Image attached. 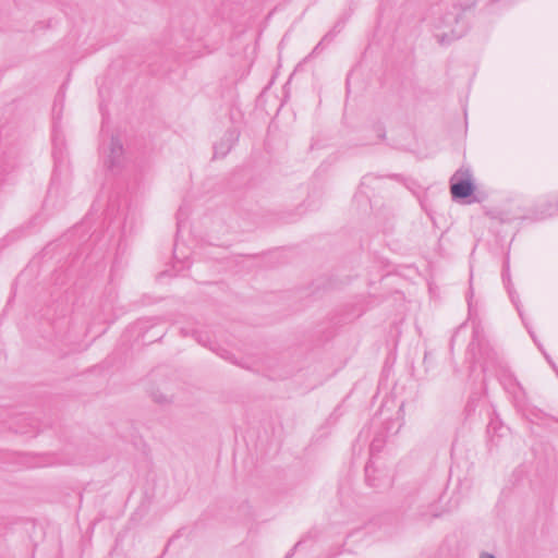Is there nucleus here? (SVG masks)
<instances>
[{"instance_id": "obj_1", "label": "nucleus", "mask_w": 558, "mask_h": 558, "mask_svg": "<svg viewBox=\"0 0 558 558\" xmlns=\"http://www.w3.org/2000/svg\"><path fill=\"white\" fill-rule=\"evenodd\" d=\"M430 19L435 37L440 45L450 44L462 37L465 32L464 25L459 21L457 9L444 12L441 8H436L433 10Z\"/></svg>"}, {"instance_id": "obj_2", "label": "nucleus", "mask_w": 558, "mask_h": 558, "mask_svg": "<svg viewBox=\"0 0 558 558\" xmlns=\"http://www.w3.org/2000/svg\"><path fill=\"white\" fill-rule=\"evenodd\" d=\"M469 353L474 362L478 363L484 373H487L493 366L499 363L496 350L484 340L477 328L473 331V339L469 345Z\"/></svg>"}, {"instance_id": "obj_3", "label": "nucleus", "mask_w": 558, "mask_h": 558, "mask_svg": "<svg viewBox=\"0 0 558 558\" xmlns=\"http://www.w3.org/2000/svg\"><path fill=\"white\" fill-rule=\"evenodd\" d=\"M367 484L373 487L389 485L390 476L387 471L379 470L377 461L372 458L365 466Z\"/></svg>"}, {"instance_id": "obj_4", "label": "nucleus", "mask_w": 558, "mask_h": 558, "mask_svg": "<svg viewBox=\"0 0 558 558\" xmlns=\"http://www.w3.org/2000/svg\"><path fill=\"white\" fill-rule=\"evenodd\" d=\"M102 151L106 155L105 162L108 168L113 169L120 165L123 155V147L118 137L112 136L108 146L102 147Z\"/></svg>"}, {"instance_id": "obj_5", "label": "nucleus", "mask_w": 558, "mask_h": 558, "mask_svg": "<svg viewBox=\"0 0 558 558\" xmlns=\"http://www.w3.org/2000/svg\"><path fill=\"white\" fill-rule=\"evenodd\" d=\"M461 173L458 171L451 179L450 191L453 198H465L473 193V184L470 180V173L466 171L468 178L464 180L456 181V178Z\"/></svg>"}, {"instance_id": "obj_6", "label": "nucleus", "mask_w": 558, "mask_h": 558, "mask_svg": "<svg viewBox=\"0 0 558 558\" xmlns=\"http://www.w3.org/2000/svg\"><path fill=\"white\" fill-rule=\"evenodd\" d=\"M558 214V198L554 197L538 204L533 214L535 220H543Z\"/></svg>"}, {"instance_id": "obj_7", "label": "nucleus", "mask_w": 558, "mask_h": 558, "mask_svg": "<svg viewBox=\"0 0 558 558\" xmlns=\"http://www.w3.org/2000/svg\"><path fill=\"white\" fill-rule=\"evenodd\" d=\"M238 140V133L234 130L228 131L219 143L214 146L215 157H223Z\"/></svg>"}, {"instance_id": "obj_8", "label": "nucleus", "mask_w": 558, "mask_h": 558, "mask_svg": "<svg viewBox=\"0 0 558 558\" xmlns=\"http://www.w3.org/2000/svg\"><path fill=\"white\" fill-rule=\"evenodd\" d=\"M173 256H174L175 263H182V264L185 263L184 259L186 258V256L181 251L180 244L178 242L174 245Z\"/></svg>"}, {"instance_id": "obj_9", "label": "nucleus", "mask_w": 558, "mask_h": 558, "mask_svg": "<svg viewBox=\"0 0 558 558\" xmlns=\"http://www.w3.org/2000/svg\"><path fill=\"white\" fill-rule=\"evenodd\" d=\"M379 446L376 444V441L374 440L371 445V452L373 453L376 449H378Z\"/></svg>"}, {"instance_id": "obj_10", "label": "nucleus", "mask_w": 558, "mask_h": 558, "mask_svg": "<svg viewBox=\"0 0 558 558\" xmlns=\"http://www.w3.org/2000/svg\"><path fill=\"white\" fill-rule=\"evenodd\" d=\"M480 558H496V557L494 555H492V554L484 553V554L481 555Z\"/></svg>"}, {"instance_id": "obj_11", "label": "nucleus", "mask_w": 558, "mask_h": 558, "mask_svg": "<svg viewBox=\"0 0 558 558\" xmlns=\"http://www.w3.org/2000/svg\"><path fill=\"white\" fill-rule=\"evenodd\" d=\"M548 362H549V364H551V367H553V368H556V365H555V364H553V361H550V360H549Z\"/></svg>"}, {"instance_id": "obj_12", "label": "nucleus", "mask_w": 558, "mask_h": 558, "mask_svg": "<svg viewBox=\"0 0 558 558\" xmlns=\"http://www.w3.org/2000/svg\"><path fill=\"white\" fill-rule=\"evenodd\" d=\"M548 362H549V364H551V367H553V368H556V365H555V364H553V361H550V360H549Z\"/></svg>"}, {"instance_id": "obj_13", "label": "nucleus", "mask_w": 558, "mask_h": 558, "mask_svg": "<svg viewBox=\"0 0 558 558\" xmlns=\"http://www.w3.org/2000/svg\"><path fill=\"white\" fill-rule=\"evenodd\" d=\"M548 362H549V364H551V367H553V368H556V365H555V364H553V361H550V360H549Z\"/></svg>"}]
</instances>
